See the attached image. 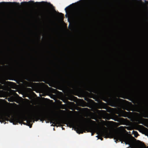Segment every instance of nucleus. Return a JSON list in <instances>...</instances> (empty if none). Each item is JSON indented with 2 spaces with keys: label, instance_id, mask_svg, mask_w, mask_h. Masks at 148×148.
I'll use <instances>...</instances> for the list:
<instances>
[{
  "label": "nucleus",
  "instance_id": "obj_11",
  "mask_svg": "<svg viewBox=\"0 0 148 148\" xmlns=\"http://www.w3.org/2000/svg\"><path fill=\"white\" fill-rule=\"evenodd\" d=\"M85 100L86 101L88 102L87 103H86V102L83 101L86 104V106L87 107L91 108V109L93 108L94 107V103H95V102L91 99H90L88 98L85 97L84 98Z\"/></svg>",
  "mask_w": 148,
  "mask_h": 148
},
{
  "label": "nucleus",
  "instance_id": "obj_31",
  "mask_svg": "<svg viewBox=\"0 0 148 148\" xmlns=\"http://www.w3.org/2000/svg\"><path fill=\"white\" fill-rule=\"evenodd\" d=\"M6 82H7V83H12V82H8V81Z\"/></svg>",
  "mask_w": 148,
  "mask_h": 148
},
{
  "label": "nucleus",
  "instance_id": "obj_30",
  "mask_svg": "<svg viewBox=\"0 0 148 148\" xmlns=\"http://www.w3.org/2000/svg\"><path fill=\"white\" fill-rule=\"evenodd\" d=\"M0 87H1V89H2L3 87V86H2L1 84H0Z\"/></svg>",
  "mask_w": 148,
  "mask_h": 148
},
{
  "label": "nucleus",
  "instance_id": "obj_18",
  "mask_svg": "<svg viewBox=\"0 0 148 148\" xmlns=\"http://www.w3.org/2000/svg\"><path fill=\"white\" fill-rule=\"evenodd\" d=\"M101 123L103 125V127L105 129H106V127H105L104 125H105L106 126H107L108 124L106 123L105 121L103 120H102L101 121Z\"/></svg>",
  "mask_w": 148,
  "mask_h": 148
},
{
  "label": "nucleus",
  "instance_id": "obj_25",
  "mask_svg": "<svg viewBox=\"0 0 148 148\" xmlns=\"http://www.w3.org/2000/svg\"><path fill=\"white\" fill-rule=\"evenodd\" d=\"M134 132L135 137H136L138 135V133L136 131H134Z\"/></svg>",
  "mask_w": 148,
  "mask_h": 148
},
{
  "label": "nucleus",
  "instance_id": "obj_10",
  "mask_svg": "<svg viewBox=\"0 0 148 148\" xmlns=\"http://www.w3.org/2000/svg\"><path fill=\"white\" fill-rule=\"evenodd\" d=\"M99 136L98 138L100 139L101 140H103V138L101 137L103 136L105 138L109 137L111 133L110 132H108L107 130L102 131L99 132Z\"/></svg>",
  "mask_w": 148,
  "mask_h": 148
},
{
  "label": "nucleus",
  "instance_id": "obj_12",
  "mask_svg": "<svg viewBox=\"0 0 148 148\" xmlns=\"http://www.w3.org/2000/svg\"><path fill=\"white\" fill-rule=\"evenodd\" d=\"M0 117L1 119L8 121V118H10V114L8 113H1L0 114Z\"/></svg>",
  "mask_w": 148,
  "mask_h": 148
},
{
  "label": "nucleus",
  "instance_id": "obj_26",
  "mask_svg": "<svg viewBox=\"0 0 148 148\" xmlns=\"http://www.w3.org/2000/svg\"><path fill=\"white\" fill-rule=\"evenodd\" d=\"M42 3H46L47 4H49L51 6L53 7V5L52 4H51L50 3H48L47 2H44V1H42Z\"/></svg>",
  "mask_w": 148,
  "mask_h": 148
},
{
  "label": "nucleus",
  "instance_id": "obj_33",
  "mask_svg": "<svg viewBox=\"0 0 148 148\" xmlns=\"http://www.w3.org/2000/svg\"><path fill=\"white\" fill-rule=\"evenodd\" d=\"M5 67H9V66H8L7 65H5Z\"/></svg>",
  "mask_w": 148,
  "mask_h": 148
},
{
  "label": "nucleus",
  "instance_id": "obj_21",
  "mask_svg": "<svg viewBox=\"0 0 148 148\" xmlns=\"http://www.w3.org/2000/svg\"><path fill=\"white\" fill-rule=\"evenodd\" d=\"M71 5H69V6L65 8V11L66 12V14L65 15V16L66 17H68V15L67 14V10H69L70 9V6Z\"/></svg>",
  "mask_w": 148,
  "mask_h": 148
},
{
  "label": "nucleus",
  "instance_id": "obj_28",
  "mask_svg": "<svg viewBox=\"0 0 148 148\" xmlns=\"http://www.w3.org/2000/svg\"><path fill=\"white\" fill-rule=\"evenodd\" d=\"M0 83L1 84H5V82H4L1 81L0 82Z\"/></svg>",
  "mask_w": 148,
  "mask_h": 148
},
{
  "label": "nucleus",
  "instance_id": "obj_1",
  "mask_svg": "<svg viewBox=\"0 0 148 148\" xmlns=\"http://www.w3.org/2000/svg\"><path fill=\"white\" fill-rule=\"evenodd\" d=\"M58 114L55 112H46L38 114L36 115H34L33 117L37 121L39 120L40 121L46 120L50 122V123L58 124L59 120L58 118Z\"/></svg>",
  "mask_w": 148,
  "mask_h": 148
},
{
  "label": "nucleus",
  "instance_id": "obj_15",
  "mask_svg": "<svg viewBox=\"0 0 148 148\" xmlns=\"http://www.w3.org/2000/svg\"><path fill=\"white\" fill-rule=\"evenodd\" d=\"M117 114H119L120 116L125 117L128 114V112L125 111H121L119 112V113H117Z\"/></svg>",
  "mask_w": 148,
  "mask_h": 148
},
{
  "label": "nucleus",
  "instance_id": "obj_38",
  "mask_svg": "<svg viewBox=\"0 0 148 148\" xmlns=\"http://www.w3.org/2000/svg\"><path fill=\"white\" fill-rule=\"evenodd\" d=\"M64 129V128H63V127H62V129L63 130V129Z\"/></svg>",
  "mask_w": 148,
  "mask_h": 148
},
{
  "label": "nucleus",
  "instance_id": "obj_35",
  "mask_svg": "<svg viewBox=\"0 0 148 148\" xmlns=\"http://www.w3.org/2000/svg\"><path fill=\"white\" fill-rule=\"evenodd\" d=\"M32 127V125H31V126H29V127H30V128H31V127Z\"/></svg>",
  "mask_w": 148,
  "mask_h": 148
},
{
  "label": "nucleus",
  "instance_id": "obj_14",
  "mask_svg": "<svg viewBox=\"0 0 148 148\" xmlns=\"http://www.w3.org/2000/svg\"><path fill=\"white\" fill-rule=\"evenodd\" d=\"M2 3H7V4H14L15 6L16 7L18 8H19L20 6V3H18L16 2H1L0 3V4H1Z\"/></svg>",
  "mask_w": 148,
  "mask_h": 148
},
{
  "label": "nucleus",
  "instance_id": "obj_36",
  "mask_svg": "<svg viewBox=\"0 0 148 148\" xmlns=\"http://www.w3.org/2000/svg\"><path fill=\"white\" fill-rule=\"evenodd\" d=\"M139 126H142L141 125H139Z\"/></svg>",
  "mask_w": 148,
  "mask_h": 148
},
{
  "label": "nucleus",
  "instance_id": "obj_23",
  "mask_svg": "<svg viewBox=\"0 0 148 148\" xmlns=\"http://www.w3.org/2000/svg\"><path fill=\"white\" fill-rule=\"evenodd\" d=\"M62 101L63 102H64V103H73V102H71L69 101L66 99H63L62 100Z\"/></svg>",
  "mask_w": 148,
  "mask_h": 148
},
{
  "label": "nucleus",
  "instance_id": "obj_34",
  "mask_svg": "<svg viewBox=\"0 0 148 148\" xmlns=\"http://www.w3.org/2000/svg\"><path fill=\"white\" fill-rule=\"evenodd\" d=\"M145 1L146 3H148V1Z\"/></svg>",
  "mask_w": 148,
  "mask_h": 148
},
{
  "label": "nucleus",
  "instance_id": "obj_42",
  "mask_svg": "<svg viewBox=\"0 0 148 148\" xmlns=\"http://www.w3.org/2000/svg\"><path fill=\"white\" fill-rule=\"evenodd\" d=\"M71 28H73V26H72L71 27Z\"/></svg>",
  "mask_w": 148,
  "mask_h": 148
},
{
  "label": "nucleus",
  "instance_id": "obj_2",
  "mask_svg": "<svg viewBox=\"0 0 148 148\" xmlns=\"http://www.w3.org/2000/svg\"><path fill=\"white\" fill-rule=\"evenodd\" d=\"M74 130L79 134H83L84 132H85L84 130H86L88 132H91L92 136H93L95 133H96L98 135L99 134V132H97L98 129L97 127L94 126L87 127L84 124H81L76 127Z\"/></svg>",
  "mask_w": 148,
  "mask_h": 148
},
{
  "label": "nucleus",
  "instance_id": "obj_8",
  "mask_svg": "<svg viewBox=\"0 0 148 148\" xmlns=\"http://www.w3.org/2000/svg\"><path fill=\"white\" fill-rule=\"evenodd\" d=\"M98 5V2L97 0H94L88 4L87 11H85V13L88 12H93L96 10Z\"/></svg>",
  "mask_w": 148,
  "mask_h": 148
},
{
  "label": "nucleus",
  "instance_id": "obj_22",
  "mask_svg": "<svg viewBox=\"0 0 148 148\" xmlns=\"http://www.w3.org/2000/svg\"><path fill=\"white\" fill-rule=\"evenodd\" d=\"M114 139H117L119 137V135L117 134H114Z\"/></svg>",
  "mask_w": 148,
  "mask_h": 148
},
{
  "label": "nucleus",
  "instance_id": "obj_19",
  "mask_svg": "<svg viewBox=\"0 0 148 148\" xmlns=\"http://www.w3.org/2000/svg\"><path fill=\"white\" fill-rule=\"evenodd\" d=\"M105 104V103L103 102H101V103H99V108L101 109L103 108V107H104V106Z\"/></svg>",
  "mask_w": 148,
  "mask_h": 148
},
{
  "label": "nucleus",
  "instance_id": "obj_3",
  "mask_svg": "<svg viewBox=\"0 0 148 148\" xmlns=\"http://www.w3.org/2000/svg\"><path fill=\"white\" fill-rule=\"evenodd\" d=\"M65 82L69 87L74 90H76L79 88L83 87L87 88V90L88 91H90V88L85 83L82 81L75 79L74 82L69 80L66 81Z\"/></svg>",
  "mask_w": 148,
  "mask_h": 148
},
{
  "label": "nucleus",
  "instance_id": "obj_24",
  "mask_svg": "<svg viewBox=\"0 0 148 148\" xmlns=\"http://www.w3.org/2000/svg\"><path fill=\"white\" fill-rule=\"evenodd\" d=\"M69 124L71 126V127L74 126H75V124L73 122L70 121L69 122Z\"/></svg>",
  "mask_w": 148,
  "mask_h": 148
},
{
  "label": "nucleus",
  "instance_id": "obj_9",
  "mask_svg": "<svg viewBox=\"0 0 148 148\" xmlns=\"http://www.w3.org/2000/svg\"><path fill=\"white\" fill-rule=\"evenodd\" d=\"M96 91L99 92L102 94L108 93L110 90V86H99L96 88Z\"/></svg>",
  "mask_w": 148,
  "mask_h": 148
},
{
  "label": "nucleus",
  "instance_id": "obj_6",
  "mask_svg": "<svg viewBox=\"0 0 148 148\" xmlns=\"http://www.w3.org/2000/svg\"><path fill=\"white\" fill-rule=\"evenodd\" d=\"M28 118L29 117L26 116L25 114H23L18 117L16 119H14V122L13 123L14 124H15L16 123H19L21 124L23 123L25 125H26V124L23 121L26 120L27 123L28 124H29L30 123V121L27 120Z\"/></svg>",
  "mask_w": 148,
  "mask_h": 148
},
{
  "label": "nucleus",
  "instance_id": "obj_20",
  "mask_svg": "<svg viewBox=\"0 0 148 148\" xmlns=\"http://www.w3.org/2000/svg\"><path fill=\"white\" fill-rule=\"evenodd\" d=\"M143 117L148 118V108L147 109V110L144 113Z\"/></svg>",
  "mask_w": 148,
  "mask_h": 148
},
{
  "label": "nucleus",
  "instance_id": "obj_39",
  "mask_svg": "<svg viewBox=\"0 0 148 148\" xmlns=\"http://www.w3.org/2000/svg\"><path fill=\"white\" fill-rule=\"evenodd\" d=\"M34 121H33V122H34Z\"/></svg>",
  "mask_w": 148,
  "mask_h": 148
},
{
  "label": "nucleus",
  "instance_id": "obj_13",
  "mask_svg": "<svg viewBox=\"0 0 148 148\" xmlns=\"http://www.w3.org/2000/svg\"><path fill=\"white\" fill-rule=\"evenodd\" d=\"M15 95L16 96V97H15L14 96H11L10 97H9L8 99V101L9 102H16L17 103H18V101L17 100V98H16V97H19L18 95L16 94V93H15Z\"/></svg>",
  "mask_w": 148,
  "mask_h": 148
},
{
  "label": "nucleus",
  "instance_id": "obj_27",
  "mask_svg": "<svg viewBox=\"0 0 148 148\" xmlns=\"http://www.w3.org/2000/svg\"><path fill=\"white\" fill-rule=\"evenodd\" d=\"M50 12H49V14H48L47 15V18H50L51 17V15H50Z\"/></svg>",
  "mask_w": 148,
  "mask_h": 148
},
{
  "label": "nucleus",
  "instance_id": "obj_7",
  "mask_svg": "<svg viewBox=\"0 0 148 148\" xmlns=\"http://www.w3.org/2000/svg\"><path fill=\"white\" fill-rule=\"evenodd\" d=\"M107 101H106L108 105L112 107H116L118 106L120 101L122 100L119 98H108L107 97Z\"/></svg>",
  "mask_w": 148,
  "mask_h": 148
},
{
  "label": "nucleus",
  "instance_id": "obj_16",
  "mask_svg": "<svg viewBox=\"0 0 148 148\" xmlns=\"http://www.w3.org/2000/svg\"><path fill=\"white\" fill-rule=\"evenodd\" d=\"M140 98L141 101L140 103H140V105L141 107H143V103L145 104V100L144 98L142 96H140Z\"/></svg>",
  "mask_w": 148,
  "mask_h": 148
},
{
  "label": "nucleus",
  "instance_id": "obj_43",
  "mask_svg": "<svg viewBox=\"0 0 148 148\" xmlns=\"http://www.w3.org/2000/svg\"><path fill=\"white\" fill-rule=\"evenodd\" d=\"M98 136H99V135H97V137Z\"/></svg>",
  "mask_w": 148,
  "mask_h": 148
},
{
  "label": "nucleus",
  "instance_id": "obj_32",
  "mask_svg": "<svg viewBox=\"0 0 148 148\" xmlns=\"http://www.w3.org/2000/svg\"><path fill=\"white\" fill-rule=\"evenodd\" d=\"M91 122H94V123L95 122V121H92V120H91Z\"/></svg>",
  "mask_w": 148,
  "mask_h": 148
},
{
  "label": "nucleus",
  "instance_id": "obj_4",
  "mask_svg": "<svg viewBox=\"0 0 148 148\" xmlns=\"http://www.w3.org/2000/svg\"><path fill=\"white\" fill-rule=\"evenodd\" d=\"M22 75L25 79L28 81L32 82L38 81L37 78V75L34 73L32 70L27 69L25 72L22 73Z\"/></svg>",
  "mask_w": 148,
  "mask_h": 148
},
{
  "label": "nucleus",
  "instance_id": "obj_17",
  "mask_svg": "<svg viewBox=\"0 0 148 148\" xmlns=\"http://www.w3.org/2000/svg\"><path fill=\"white\" fill-rule=\"evenodd\" d=\"M39 2H36V3H35L34 1H29V2H22L21 3V4H28V3H30V4H39Z\"/></svg>",
  "mask_w": 148,
  "mask_h": 148
},
{
  "label": "nucleus",
  "instance_id": "obj_41",
  "mask_svg": "<svg viewBox=\"0 0 148 148\" xmlns=\"http://www.w3.org/2000/svg\"><path fill=\"white\" fill-rule=\"evenodd\" d=\"M69 28L70 29H71V28Z\"/></svg>",
  "mask_w": 148,
  "mask_h": 148
},
{
  "label": "nucleus",
  "instance_id": "obj_37",
  "mask_svg": "<svg viewBox=\"0 0 148 148\" xmlns=\"http://www.w3.org/2000/svg\"><path fill=\"white\" fill-rule=\"evenodd\" d=\"M0 67H2V66H0Z\"/></svg>",
  "mask_w": 148,
  "mask_h": 148
},
{
  "label": "nucleus",
  "instance_id": "obj_29",
  "mask_svg": "<svg viewBox=\"0 0 148 148\" xmlns=\"http://www.w3.org/2000/svg\"><path fill=\"white\" fill-rule=\"evenodd\" d=\"M59 14L61 15V16H63V14L61 13H59Z\"/></svg>",
  "mask_w": 148,
  "mask_h": 148
},
{
  "label": "nucleus",
  "instance_id": "obj_40",
  "mask_svg": "<svg viewBox=\"0 0 148 148\" xmlns=\"http://www.w3.org/2000/svg\"><path fill=\"white\" fill-rule=\"evenodd\" d=\"M85 109H88L87 108H84Z\"/></svg>",
  "mask_w": 148,
  "mask_h": 148
},
{
  "label": "nucleus",
  "instance_id": "obj_5",
  "mask_svg": "<svg viewBox=\"0 0 148 148\" xmlns=\"http://www.w3.org/2000/svg\"><path fill=\"white\" fill-rule=\"evenodd\" d=\"M120 140L124 142L126 144L129 145L130 148H146L144 144L140 143H137L132 145H131V140L126 136H122Z\"/></svg>",
  "mask_w": 148,
  "mask_h": 148
}]
</instances>
